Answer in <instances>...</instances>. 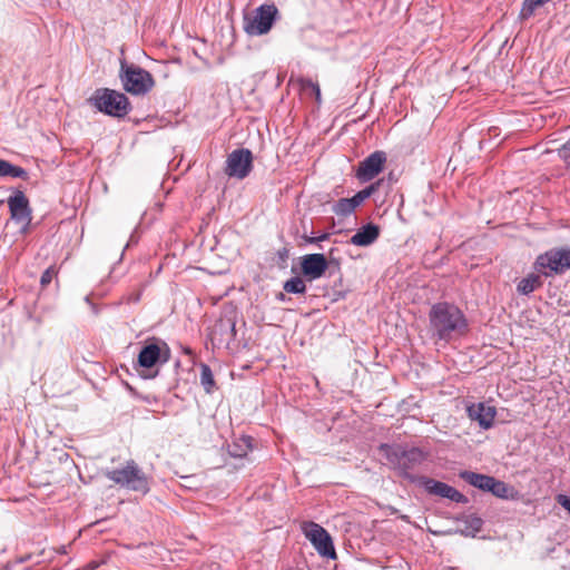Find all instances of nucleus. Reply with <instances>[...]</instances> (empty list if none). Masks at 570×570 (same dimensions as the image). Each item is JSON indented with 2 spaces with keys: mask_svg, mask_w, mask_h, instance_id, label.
Listing matches in <instances>:
<instances>
[{
  "mask_svg": "<svg viewBox=\"0 0 570 570\" xmlns=\"http://www.w3.org/2000/svg\"><path fill=\"white\" fill-rule=\"evenodd\" d=\"M430 331L438 341L449 343L469 332V322L464 313L454 304L439 302L429 312Z\"/></svg>",
  "mask_w": 570,
  "mask_h": 570,
  "instance_id": "f257e3e1",
  "label": "nucleus"
},
{
  "mask_svg": "<svg viewBox=\"0 0 570 570\" xmlns=\"http://www.w3.org/2000/svg\"><path fill=\"white\" fill-rule=\"evenodd\" d=\"M379 450L384 454L389 464L397 471L402 478L411 482H417L412 471L420 466L426 459L425 453L421 449L382 443Z\"/></svg>",
  "mask_w": 570,
  "mask_h": 570,
  "instance_id": "f03ea898",
  "label": "nucleus"
},
{
  "mask_svg": "<svg viewBox=\"0 0 570 570\" xmlns=\"http://www.w3.org/2000/svg\"><path fill=\"white\" fill-rule=\"evenodd\" d=\"M87 101L99 112L115 118H124L132 109L125 94L109 88L96 89Z\"/></svg>",
  "mask_w": 570,
  "mask_h": 570,
  "instance_id": "7ed1b4c3",
  "label": "nucleus"
},
{
  "mask_svg": "<svg viewBox=\"0 0 570 570\" xmlns=\"http://www.w3.org/2000/svg\"><path fill=\"white\" fill-rule=\"evenodd\" d=\"M119 78L124 89L134 96L146 95L155 85L149 71L126 60L120 61Z\"/></svg>",
  "mask_w": 570,
  "mask_h": 570,
  "instance_id": "20e7f679",
  "label": "nucleus"
},
{
  "mask_svg": "<svg viewBox=\"0 0 570 570\" xmlns=\"http://www.w3.org/2000/svg\"><path fill=\"white\" fill-rule=\"evenodd\" d=\"M110 481L132 491L147 493L149 491L148 480L134 460L127 461L121 469L109 470L105 473Z\"/></svg>",
  "mask_w": 570,
  "mask_h": 570,
  "instance_id": "39448f33",
  "label": "nucleus"
},
{
  "mask_svg": "<svg viewBox=\"0 0 570 570\" xmlns=\"http://www.w3.org/2000/svg\"><path fill=\"white\" fill-rule=\"evenodd\" d=\"M534 268L546 277L563 274L570 269V249L552 248L540 254L534 262Z\"/></svg>",
  "mask_w": 570,
  "mask_h": 570,
  "instance_id": "423d86ee",
  "label": "nucleus"
},
{
  "mask_svg": "<svg viewBox=\"0 0 570 570\" xmlns=\"http://www.w3.org/2000/svg\"><path fill=\"white\" fill-rule=\"evenodd\" d=\"M278 16V9L274 3L262 4L252 17H244V30L248 36L266 35L273 27Z\"/></svg>",
  "mask_w": 570,
  "mask_h": 570,
  "instance_id": "0eeeda50",
  "label": "nucleus"
},
{
  "mask_svg": "<svg viewBox=\"0 0 570 570\" xmlns=\"http://www.w3.org/2000/svg\"><path fill=\"white\" fill-rule=\"evenodd\" d=\"M170 358V348L165 341L150 338L141 347L137 357L139 367L150 370L157 364H165Z\"/></svg>",
  "mask_w": 570,
  "mask_h": 570,
  "instance_id": "6e6552de",
  "label": "nucleus"
},
{
  "mask_svg": "<svg viewBox=\"0 0 570 570\" xmlns=\"http://www.w3.org/2000/svg\"><path fill=\"white\" fill-rule=\"evenodd\" d=\"M11 219L19 224L20 233L27 234L32 220V209L28 197L21 189H12V194L7 199Z\"/></svg>",
  "mask_w": 570,
  "mask_h": 570,
  "instance_id": "1a4fd4ad",
  "label": "nucleus"
},
{
  "mask_svg": "<svg viewBox=\"0 0 570 570\" xmlns=\"http://www.w3.org/2000/svg\"><path fill=\"white\" fill-rule=\"evenodd\" d=\"M305 537L311 541L321 557L335 560L336 551L330 533L320 524L309 522L304 527Z\"/></svg>",
  "mask_w": 570,
  "mask_h": 570,
  "instance_id": "9d476101",
  "label": "nucleus"
},
{
  "mask_svg": "<svg viewBox=\"0 0 570 570\" xmlns=\"http://www.w3.org/2000/svg\"><path fill=\"white\" fill-rule=\"evenodd\" d=\"M253 168V154L249 149L239 148L233 150L226 160L225 173L237 179L246 178Z\"/></svg>",
  "mask_w": 570,
  "mask_h": 570,
  "instance_id": "9b49d317",
  "label": "nucleus"
},
{
  "mask_svg": "<svg viewBox=\"0 0 570 570\" xmlns=\"http://www.w3.org/2000/svg\"><path fill=\"white\" fill-rule=\"evenodd\" d=\"M417 483L424 488L429 494L449 499L456 503H468L469 499L455 488L445 482L438 481L428 476H420Z\"/></svg>",
  "mask_w": 570,
  "mask_h": 570,
  "instance_id": "f8f14e48",
  "label": "nucleus"
},
{
  "mask_svg": "<svg viewBox=\"0 0 570 570\" xmlns=\"http://www.w3.org/2000/svg\"><path fill=\"white\" fill-rule=\"evenodd\" d=\"M385 163L386 154L376 150L358 164L355 176L361 183H367L383 170Z\"/></svg>",
  "mask_w": 570,
  "mask_h": 570,
  "instance_id": "ddd939ff",
  "label": "nucleus"
},
{
  "mask_svg": "<svg viewBox=\"0 0 570 570\" xmlns=\"http://www.w3.org/2000/svg\"><path fill=\"white\" fill-rule=\"evenodd\" d=\"M328 268V262L324 254H306L301 257L302 275L308 281L321 278Z\"/></svg>",
  "mask_w": 570,
  "mask_h": 570,
  "instance_id": "4468645a",
  "label": "nucleus"
},
{
  "mask_svg": "<svg viewBox=\"0 0 570 570\" xmlns=\"http://www.w3.org/2000/svg\"><path fill=\"white\" fill-rule=\"evenodd\" d=\"M471 420L476 421L480 428L488 430L493 425L497 414L495 407L487 406L484 403L472 404L466 409Z\"/></svg>",
  "mask_w": 570,
  "mask_h": 570,
  "instance_id": "2eb2a0df",
  "label": "nucleus"
},
{
  "mask_svg": "<svg viewBox=\"0 0 570 570\" xmlns=\"http://www.w3.org/2000/svg\"><path fill=\"white\" fill-rule=\"evenodd\" d=\"M380 233L381 229L379 225L374 223H367L366 225L358 228L348 242L355 246L367 247L379 238Z\"/></svg>",
  "mask_w": 570,
  "mask_h": 570,
  "instance_id": "dca6fc26",
  "label": "nucleus"
},
{
  "mask_svg": "<svg viewBox=\"0 0 570 570\" xmlns=\"http://www.w3.org/2000/svg\"><path fill=\"white\" fill-rule=\"evenodd\" d=\"M219 335V343H226L235 340L236 336V323L232 317L219 318L212 330V337L216 340Z\"/></svg>",
  "mask_w": 570,
  "mask_h": 570,
  "instance_id": "f3484780",
  "label": "nucleus"
},
{
  "mask_svg": "<svg viewBox=\"0 0 570 570\" xmlns=\"http://www.w3.org/2000/svg\"><path fill=\"white\" fill-rule=\"evenodd\" d=\"M456 521L463 524V528L456 530L458 533L464 537L474 538L483 527V520L476 514H461L456 517Z\"/></svg>",
  "mask_w": 570,
  "mask_h": 570,
  "instance_id": "a211bd4d",
  "label": "nucleus"
},
{
  "mask_svg": "<svg viewBox=\"0 0 570 570\" xmlns=\"http://www.w3.org/2000/svg\"><path fill=\"white\" fill-rule=\"evenodd\" d=\"M459 476H460V479L465 481L468 484H470L479 490L485 491V492L489 491L490 483L493 479V476H491V475L482 474V473H478V472H473V471H468V470L461 471L459 473Z\"/></svg>",
  "mask_w": 570,
  "mask_h": 570,
  "instance_id": "6ab92c4d",
  "label": "nucleus"
},
{
  "mask_svg": "<svg viewBox=\"0 0 570 570\" xmlns=\"http://www.w3.org/2000/svg\"><path fill=\"white\" fill-rule=\"evenodd\" d=\"M252 441L250 436L243 435L238 439H235L230 444H228L227 450L230 456L233 458H244L252 450Z\"/></svg>",
  "mask_w": 570,
  "mask_h": 570,
  "instance_id": "aec40b11",
  "label": "nucleus"
},
{
  "mask_svg": "<svg viewBox=\"0 0 570 570\" xmlns=\"http://www.w3.org/2000/svg\"><path fill=\"white\" fill-rule=\"evenodd\" d=\"M0 177H12L27 180L29 178L28 171L8 160L0 159Z\"/></svg>",
  "mask_w": 570,
  "mask_h": 570,
  "instance_id": "412c9836",
  "label": "nucleus"
},
{
  "mask_svg": "<svg viewBox=\"0 0 570 570\" xmlns=\"http://www.w3.org/2000/svg\"><path fill=\"white\" fill-rule=\"evenodd\" d=\"M541 285V277L537 274H530L518 283L517 291L522 295H530Z\"/></svg>",
  "mask_w": 570,
  "mask_h": 570,
  "instance_id": "4be33fe9",
  "label": "nucleus"
},
{
  "mask_svg": "<svg viewBox=\"0 0 570 570\" xmlns=\"http://www.w3.org/2000/svg\"><path fill=\"white\" fill-rule=\"evenodd\" d=\"M357 205L353 202V198H341L335 202L332 206V212L341 217L350 216L355 209Z\"/></svg>",
  "mask_w": 570,
  "mask_h": 570,
  "instance_id": "5701e85b",
  "label": "nucleus"
},
{
  "mask_svg": "<svg viewBox=\"0 0 570 570\" xmlns=\"http://www.w3.org/2000/svg\"><path fill=\"white\" fill-rule=\"evenodd\" d=\"M200 384L207 394L213 393L216 384L209 365L200 364Z\"/></svg>",
  "mask_w": 570,
  "mask_h": 570,
  "instance_id": "b1692460",
  "label": "nucleus"
},
{
  "mask_svg": "<svg viewBox=\"0 0 570 570\" xmlns=\"http://www.w3.org/2000/svg\"><path fill=\"white\" fill-rule=\"evenodd\" d=\"M283 289L289 294H305L306 285L299 276H294L284 283Z\"/></svg>",
  "mask_w": 570,
  "mask_h": 570,
  "instance_id": "393cba45",
  "label": "nucleus"
},
{
  "mask_svg": "<svg viewBox=\"0 0 570 570\" xmlns=\"http://www.w3.org/2000/svg\"><path fill=\"white\" fill-rule=\"evenodd\" d=\"M509 487L505 482L500 481L495 478L492 479L490 483V489L488 492L492 493L494 497L500 499H508L509 497Z\"/></svg>",
  "mask_w": 570,
  "mask_h": 570,
  "instance_id": "a878e982",
  "label": "nucleus"
},
{
  "mask_svg": "<svg viewBox=\"0 0 570 570\" xmlns=\"http://www.w3.org/2000/svg\"><path fill=\"white\" fill-rule=\"evenodd\" d=\"M302 88L304 90L311 89V91L315 96L316 101L318 104L321 102V89H320L318 83L314 82L311 79H303L302 80Z\"/></svg>",
  "mask_w": 570,
  "mask_h": 570,
  "instance_id": "bb28decb",
  "label": "nucleus"
},
{
  "mask_svg": "<svg viewBox=\"0 0 570 570\" xmlns=\"http://www.w3.org/2000/svg\"><path fill=\"white\" fill-rule=\"evenodd\" d=\"M558 156L570 167V139L557 150Z\"/></svg>",
  "mask_w": 570,
  "mask_h": 570,
  "instance_id": "cd10ccee",
  "label": "nucleus"
},
{
  "mask_svg": "<svg viewBox=\"0 0 570 570\" xmlns=\"http://www.w3.org/2000/svg\"><path fill=\"white\" fill-rule=\"evenodd\" d=\"M56 274H57V272H56L55 267H52V266H51V267L47 268V269L42 273V275H41V277H40V284H41V286H43V287H45V286L49 285V284L52 282V279H53V277L56 276Z\"/></svg>",
  "mask_w": 570,
  "mask_h": 570,
  "instance_id": "c85d7f7f",
  "label": "nucleus"
},
{
  "mask_svg": "<svg viewBox=\"0 0 570 570\" xmlns=\"http://www.w3.org/2000/svg\"><path fill=\"white\" fill-rule=\"evenodd\" d=\"M304 240L308 244H318L330 238L328 233H323L320 236H303Z\"/></svg>",
  "mask_w": 570,
  "mask_h": 570,
  "instance_id": "c756f323",
  "label": "nucleus"
},
{
  "mask_svg": "<svg viewBox=\"0 0 570 570\" xmlns=\"http://www.w3.org/2000/svg\"><path fill=\"white\" fill-rule=\"evenodd\" d=\"M556 500L570 514V497L558 494Z\"/></svg>",
  "mask_w": 570,
  "mask_h": 570,
  "instance_id": "7c9ffc66",
  "label": "nucleus"
},
{
  "mask_svg": "<svg viewBox=\"0 0 570 570\" xmlns=\"http://www.w3.org/2000/svg\"><path fill=\"white\" fill-rule=\"evenodd\" d=\"M352 198H353V202H355V204L358 207L365 199H367L370 197H368L365 188H363L362 190L357 191L354 196H352Z\"/></svg>",
  "mask_w": 570,
  "mask_h": 570,
  "instance_id": "2f4dec72",
  "label": "nucleus"
},
{
  "mask_svg": "<svg viewBox=\"0 0 570 570\" xmlns=\"http://www.w3.org/2000/svg\"><path fill=\"white\" fill-rule=\"evenodd\" d=\"M382 185V180H377L375 183L370 184L365 187V190L367 191L368 197H371L374 193H376Z\"/></svg>",
  "mask_w": 570,
  "mask_h": 570,
  "instance_id": "473e14b6",
  "label": "nucleus"
},
{
  "mask_svg": "<svg viewBox=\"0 0 570 570\" xmlns=\"http://www.w3.org/2000/svg\"><path fill=\"white\" fill-rule=\"evenodd\" d=\"M28 559H30V556H27V557H23V558H19L13 563L8 562L2 570H11V568L13 566L19 564V563H23Z\"/></svg>",
  "mask_w": 570,
  "mask_h": 570,
  "instance_id": "72a5a7b5",
  "label": "nucleus"
},
{
  "mask_svg": "<svg viewBox=\"0 0 570 570\" xmlns=\"http://www.w3.org/2000/svg\"><path fill=\"white\" fill-rule=\"evenodd\" d=\"M277 255L281 261L285 262L288 257V250L286 248H282L277 252Z\"/></svg>",
  "mask_w": 570,
  "mask_h": 570,
  "instance_id": "f704fd0d",
  "label": "nucleus"
},
{
  "mask_svg": "<svg viewBox=\"0 0 570 570\" xmlns=\"http://www.w3.org/2000/svg\"><path fill=\"white\" fill-rule=\"evenodd\" d=\"M276 299L281 301V302H285L286 301V295L284 293H278L276 295Z\"/></svg>",
  "mask_w": 570,
  "mask_h": 570,
  "instance_id": "c9c22d12",
  "label": "nucleus"
},
{
  "mask_svg": "<svg viewBox=\"0 0 570 570\" xmlns=\"http://www.w3.org/2000/svg\"><path fill=\"white\" fill-rule=\"evenodd\" d=\"M57 552H58V553H61V554L67 553V546H61V547H59V549L57 550Z\"/></svg>",
  "mask_w": 570,
  "mask_h": 570,
  "instance_id": "e433bc0d",
  "label": "nucleus"
},
{
  "mask_svg": "<svg viewBox=\"0 0 570 570\" xmlns=\"http://www.w3.org/2000/svg\"><path fill=\"white\" fill-rule=\"evenodd\" d=\"M158 374V371H156L155 373L150 374V375H144L145 379H154L156 377Z\"/></svg>",
  "mask_w": 570,
  "mask_h": 570,
  "instance_id": "4c0bfd02",
  "label": "nucleus"
},
{
  "mask_svg": "<svg viewBox=\"0 0 570 570\" xmlns=\"http://www.w3.org/2000/svg\"><path fill=\"white\" fill-rule=\"evenodd\" d=\"M85 302H86L87 304H89V305L94 306V305H92V303H91V301H90V297H89L88 295L85 297Z\"/></svg>",
  "mask_w": 570,
  "mask_h": 570,
  "instance_id": "58836bf2",
  "label": "nucleus"
}]
</instances>
